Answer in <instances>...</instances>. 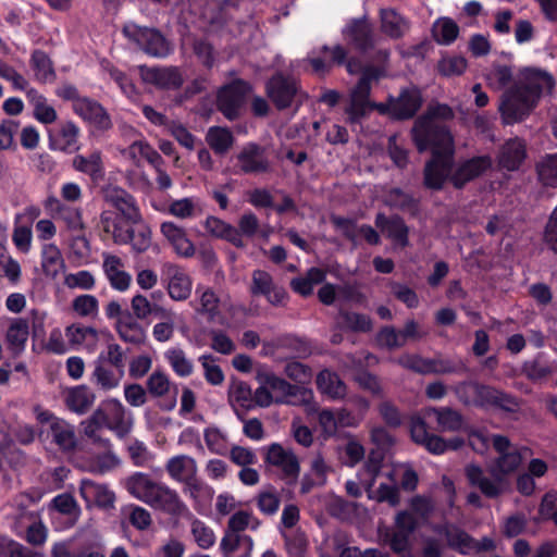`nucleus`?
Returning a JSON list of instances; mask_svg holds the SVG:
<instances>
[{"mask_svg": "<svg viewBox=\"0 0 557 557\" xmlns=\"http://www.w3.org/2000/svg\"><path fill=\"white\" fill-rule=\"evenodd\" d=\"M132 311L138 320H145L149 315L168 317V309L157 302H150L149 298L141 294H136L131 300Z\"/></svg>", "mask_w": 557, "mask_h": 557, "instance_id": "obj_43", "label": "nucleus"}, {"mask_svg": "<svg viewBox=\"0 0 557 557\" xmlns=\"http://www.w3.org/2000/svg\"><path fill=\"white\" fill-rule=\"evenodd\" d=\"M249 91V84L242 79L222 87L218 92V110L230 121L237 119Z\"/></svg>", "mask_w": 557, "mask_h": 557, "instance_id": "obj_14", "label": "nucleus"}, {"mask_svg": "<svg viewBox=\"0 0 557 557\" xmlns=\"http://www.w3.org/2000/svg\"><path fill=\"white\" fill-rule=\"evenodd\" d=\"M57 214L71 233H82L85 231L81 209L65 206Z\"/></svg>", "mask_w": 557, "mask_h": 557, "instance_id": "obj_64", "label": "nucleus"}, {"mask_svg": "<svg viewBox=\"0 0 557 557\" xmlns=\"http://www.w3.org/2000/svg\"><path fill=\"white\" fill-rule=\"evenodd\" d=\"M133 228L131 230L132 239L128 244L132 245L136 252L146 251L151 245V231L150 227L143 222L140 218L139 222H131Z\"/></svg>", "mask_w": 557, "mask_h": 557, "instance_id": "obj_58", "label": "nucleus"}, {"mask_svg": "<svg viewBox=\"0 0 557 557\" xmlns=\"http://www.w3.org/2000/svg\"><path fill=\"white\" fill-rule=\"evenodd\" d=\"M553 76L542 70L527 69L519 83L502 96L499 111L506 124L523 120L537 103L543 92H550Z\"/></svg>", "mask_w": 557, "mask_h": 557, "instance_id": "obj_1", "label": "nucleus"}, {"mask_svg": "<svg viewBox=\"0 0 557 557\" xmlns=\"http://www.w3.org/2000/svg\"><path fill=\"white\" fill-rule=\"evenodd\" d=\"M228 400L245 409L252 408L253 399L250 386L244 381L233 380L228 386Z\"/></svg>", "mask_w": 557, "mask_h": 557, "instance_id": "obj_57", "label": "nucleus"}, {"mask_svg": "<svg viewBox=\"0 0 557 557\" xmlns=\"http://www.w3.org/2000/svg\"><path fill=\"white\" fill-rule=\"evenodd\" d=\"M41 267L47 276L57 277L64 267L60 249L53 244H46L41 250Z\"/></svg>", "mask_w": 557, "mask_h": 557, "instance_id": "obj_49", "label": "nucleus"}, {"mask_svg": "<svg viewBox=\"0 0 557 557\" xmlns=\"http://www.w3.org/2000/svg\"><path fill=\"white\" fill-rule=\"evenodd\" d=\"M34 412L37 421L45 426L41 433L46 432L59 450L71 454L76 449L77 436L73 424L40 407H35Z\"/></svg>", "mask_w": 557, "mask_h": 557, "instance_id": "obj_7", "label": "nucleus"}, {"mask_svg": "<svg viewBox=\"0 0 557 557\" xmlns=\"http://www.w3.org/2000/svg\"><path fill=\"white\" fill-rule=\"evenodd\" d=\"M411 438L414 443L425 447L431 454L441 455L446 451L445 440L428 431L425 421L420 417L411 419Z\"/></svg>", "mask_w": 557, "mask_h": 557, "instance_id": "obj_24", "label": "nucleus"}, {"mask_svg": "<svg viewBox=\"0 0 557 557\" xmlns=\"http://www.w3.org/2000/svg\"><path fill=\"white\" fill-rule=\"evenodd\" d=\"M258 509L265 516H273L278 511L281 496L277 490L271 485H264L256 496Z\"/></svg>", "mask_w": 557, "mask_h": 557, "instance_id": "obj_52", "label": "nucleus"}, {"mask_svg": "<svg viewBox=\"0 0 557 557\" xmlns=\"http://www.w3.org/2000/svg\"><path fill=\"white\" fill-rule=\"evenodd\" d=\"M492 444L498 453V457L491 466L503 479L510 480V475L519 469L522 462L521 453L511 445L508 437L503 435H493Z\"/></svg>", "mask_w": 557, "mask_h": 557, "instance_id": "obj_17", "label": "nucleus"}, {"mask_svg": "<svg viewBox=\"0 0 557 557\" xmlns=\"http://www.w3.org/2000/svg\"><path fill=\"white\" fill-rule=\"evenodd\" d=\"M539 180L546 186L557 187V153L547 154L536 165Z\"/></svg>", "mask_w": 557, "mask_h": 557, "instance_id": "obj_59", "label": "nucleus"}, {"mask_svg": "<svg viewBox=\"0 0 557 557\" xmlns=\"http://www.w3.org/2000/svg\"><path fill=\"white\" fill-rule=\"evenodd\" d=\"M100 223L106 233L112 235L115 244L126 245L132 239L131 230L133 224L128 223L122 216H114L110 211H104L100 215Z\"/></svg>", "mask_w": 557, "mask_h": 557, "instance_id": "obj_35", "label": "nucleus"}, {"mask_svg": "<svg viewBox=\"0 0 557 557\" xmlns=\"http://www.w3.org/2000/svg\"><path fill=\"white\" fill-rule=\"evenodd\" d=\"M453 392L465 406L497 408L508 412H515L519 407L517 398L510 394L473 380L457 383Z\"/></svg>", "mask_w": 557, "mask_h": 557, "instance_id": "obj_4", "label": "nucleus"}, {"mask_svg": "<svg viewBox=\"0 0 557 557\" xmlns=\"http://www.w3.org/2000/svg\"><path fill=\"white\" fill-rule=\"evenodd\" d=\"M106 201L114 207L128 223L139 222L141 214L135 199L126 190L120 187H108L104 190Z\"/></svg>", "mask_w": 557, "mask_h": 557, "instance_id": "obj_21", "label": "nucleus"}, {"mask_svg": "<svg viewBox=\"0 0 557 557\" xmlns=\"http://www.w3.org/2000/svg\"><path fill=\"white\" fill-rule=\"evenodd\" d=\"M422 106V96L416 87L405 88L398 97H392V117L409 120Z\"/></svg>", "mask_w": 557, "mask_h": 557, "instance_id": "obj_22", "label": "nucleus"}, {"mask_svg": "<svg viewBox=\"0 0 557 557\" xmlns=\"http://www.w3.org/2000/svg\"><path fill=\"white\" fill-rule=\"evenodd\" d=\"M123 34L150 57L165 58L171 52L170 42L157 28L143 27L135 23H128L123 27Z\"/></svg>", "mask_w": 557, "mask_h": 557, "instance_id": "obj_10", "label": "nucleus"}, {"mask_svg": "<svg viewBox=\"0 0 557 557\" xmlns=\"http://www.w3.org/2000/svg\"><path fill=\"white\" fill-rule=\"evenodd\" d=\"M164 274L168 280V292L173 300L187 299L191 293V281L186 272L175 264H165Z\"/></svg>", "mask_w": 557, "mask_h": 557, "instance_id": "obj_25", "label": "nucleus"}, {"mask_svg": "<svg viewBox=\"0 0 557 557\" xmlns=\"http://www.w3.org/2000/svg\"><path fill=\"white\" fill-rule=\"evenodd\" d=\"M203 226L211 236L224 239L237 248L246 246L245 242L239 239L236 227L219 218L208 216Z\"/></svg>", "mask_w": 557, "mask_h": 557, "instance_id": "obj_38", "label": "nucleus"}, {"mask_svg": "<svg viewBox=\"0 0 557 557\" xmlns=\"http://www.w3.org/2000/svg\"><path fill=\"white\" fill-rule=\"evenodd\" d=\"M160 230L176 255L183 258H190L195 255L196 247L184 227L174 222H163Z\"/></svg>", "mask_w": 557, "mask_h": 557, "instance_id": "obj_23", "label": "nucleus"}, {"mask_svg": "<svg viewBox=\"0 0 557 557\" xmlns=\"http://www.w3.org/2000/svg\"><path fill=\"white\" fill-rule=\"evenodd\" d=\"M65 335L73 345H85L94 347L98 341V332L91 326L72 324L66 327Z\"/></svg>", "mask_w": 557, "mask_h": 557, "instance_id": "obj_53", "label": "nucleus"}, {"mask_svg": "<svg viewBox=\"0 0 557 557\" xmlns=\"http://www.w3.org/2000/svg\"><path fill=\"white\" fill-rule=\"evenodd\" d=\"M259 381L260 383L268 385L270 389L275 393V403L277 404H306L313 398L311 389L290 384L286 380L273 373H264L260 375Z\"/></svg>", "mask_w": 557, "mask_h": 557, "instance_id": "obj_11", "label": "nucleus"}, {"mask_svg": "<svg viewBox=\"0 0 557 557\" xmlns=\"http://www.w3.org/2000/svg\"><path fill=\"white\" fill-rule=\"evenodd\" d=\"M168 475L175 482L182 483L196 476L198 472L197 461L188 455H176L169 458L164 465Z\"/></svg>", "mask_w": 557, "mask_h": 557, "instance_id": "obj_30", "label": "nucleus"}, {"mask_svg": "<svg viewBox=\"0 0 557 557\" xmlns=\"http://www.w3.org/2000/svg\"><path fill=\"white\" fill-rule=\"evenodd\" d=\"M209 147L218 154H225L234 145V136L226 127L211 126L206 135Z\"/></svg>", "mask_w": 557, "mask_h": 557, "instance_id": "obj_45", "label": "nucleus"}, {"mask_svg": "<svg viewBox=\"0 0 557 557\" xmlns=\"http://www.w3.org/2000/svg\"><path fill=\"white\" fill-rule=\"evenodd\" d=\"M95 399L96 395L88 386L78 385L66 392L64 400L71 411L83 414L89 410Z\"/></svg>", "mask_w": 557, "mask_h": 557, "instance_id": "obj_40", "label": "nucleus"}, {"mask_svg": "<svg viewBox=\"0 0 557 557\" xmlns=\"http://www.w3.org/2000/svg\"><path fill=\"white\" fill-rule=\"evenodd\" d=\"M347 40L358 50L367 51L373 47V33L366 20H354L344 29Z\"/></svg>", "mask_w": 557, "mask_h": 557, "instance_id": "obj_33", "label": "nucleus"}, {"mask_svg": "<svg viewBox=\"0 0 557 557\" xmlns=\"http://www.w3.org/2000/svg\"><path fill=\"white\" fill-rule=\"evenodd\" d=\"M380 17L382 32L392 38H400L409 30V22L393 9H382Z\"/></svg>", "mask_w": 557, "mask_h": 557, "instance_id": "obj_42", "label": "nucleus"}, {"mask_svg": "<svg viewBox=\"0 0 557 557\" xmlns=\"http://www.w3.org/2000/svg\"><path fill=\"white\" fill-rule=\"evenodd\" d=\"M265 463L280 470V478L285 484L294 485L300 474V462L290 449H285L281 444L273 443L267 447Z\"/></svg>", "mask_w": 557, "mask_h": 557, "instance_id": "obj_12", "label": "nucleus"}, {"mask_svg": "<svg viewBox=\"0 0 557 557\" xmlns=\"http://www.w3.org/2000/svg\"><path fill=\"white\" fill-rule=\"evenodd\" d=\"M116 331L121 339L126 343L138 345L145 341L144 329L128 313H126V318L116 321Z\"/></svg>", "mask_w": 557, "mask_h": 557, "instance_id": "obj_50", "label": "nucleus"}, {"mask_svg": "<svg viewBox=\"0 0 557 557\" xmlns=\"http://www.w3.org/2000/svg\"><path fill=\"white\" fill-rule=\"evenodd\" d=\"M104 449L106 450L103 453L96 454L89 459L87 469L90 472L96 474H104L120 466L121 460L112 450V445Z\"/></svg>", "mask_w": 557, "mask_h": 557, "instance_id": "obj_51", "label": "nucleus"}, {"mask_svg": "<svg viewBox=\"0 0 557 557\" xmlns=\"http://www.w3.org/2000/svg\"><path fill=\"white\" fill-rule=\"evenodd\" d=\"M102 268L112 288L119 292H125L128 289L132 276L124 271V263L120 257L103 253Z\"/></svg>", "mask_w": 557, "mask_h": 557, "instance_id": "obj_29", "label": "nucleus"}, {"mask_svg": "<svg viewBox=\"0 0 557 557\" xmlns=\"http://www.w3.org/2000/svg\"><path fill=\"white\" fill-rule=\"evenodd\" d=\"M240 546L251 550L253 546L251 537L230 531L226 532L220 544L224 557H232V554L235 553Z\"/></svg>", "mask_w": 557, "mask_h": 557, "instance_id": "obj_62", "label": "nucleus"}, {"mask_svg": "<svg viewBox=\"0 0 557 557\" xmlns=\"http://www.w3.org/2000/svg\"><path fill=\"white\" fill-rule=\"evenodd\" d=\"M124 487L133 497L154 510L173 517L189 513L188 507L174 488L163 482L154 481L148 473L134 472L125 479Z\"/></svg>", "mask_w": 557, "mask_h": 557, "instance_id": "obj_2", "label": "nucleus"}, {"mask_svg": "<svg viewBox=\"0 0 557 557\" xmlns=\"http://www.w3.org/2000/svg\"><path fill=\"white\" fill-rule=\"evenodd\" d=\"M433 37L441 45H450L459 35V26L449 17H441L433 24Z\"/></svg>", "mask_w": 557, "mask_h": 557, "instance_id": "obj_55", "label": "nucleus"}, {"mask_svg": "<svg viewBox=\"0 0 557 557\" xmlns=\"http://www.w3.org/2000/svg\"><path fill=\"white\" fill-rule=\"evenodd\" d=\"M73 110L77 115L92 124L99 131H108L112 127L109 113L96 100L84 97L73 104Z\"/></svg>", "mask_w": 557, "mask_h": 557, "instance_id": "obj_19", "label": "nucleus"}, {"mask_svg": "<svg viewBox=\"0 0 557 557\" xmlns=\"http://www.w3.org/2000/svg\"><path fill=\"white\" fill-rule=\"evenodd\" d=\"M375 225L386 232L387 236L401 247L408 246L409 228L399 215L387 218L383 213H377L375 216Z\"/></svg>", "mask_w": 557, "mask_h": 557, "instance_id": "obj_36", "label": "nucleus"}, {"mask_svg": "<svg viewBox=\"0 0 557 557\" xmlns=\"http://www.w3.org/2000/svg\"><path fill=\"white\" fill-rule=\"evenodd\" d=\"M164 358L178 376L186 377L191 375L194 364L183 349L177 347L170 348L164 352Z\"/></svg>", "mask_w": 557, "mask_h": 557, "instance_id": "obj_56", "label": "nucleus"}, {"mask_svg": "<svg viewBox=\"0 0 557 557\" xmlns=\"http://www.w3.org/2000/svg\"><path fill=\"white\" fill-rule=\"evenodd\" d=\"M249 293L252 297H264L267 301L275 307L286 306L288 294L284 287L277 285L273 276L263 270H253Z\"/></svg>", "mask_w": 557, "mask_h": 557, "instance_id": "obj_16", "label": "nucleus"}, {"mask_svg": "<svg viewBox=\"0 0 557 557\" xmlns=\"http://www.w3.org/2000/svg\"><path fill=\"white\" fill-rule=\"evenodd\" d=\"M72 308L82 318H96L99 302L95 296L85 294L73 299Z\"/></svg>", "mask_w": 557, "mask_h": 557, "instance_id": "obj_63", "label": "nucleus"}, {"mask_svg": "<svg viewBox=\"0 0 557 557\" xmlns=\"http://www.w3.org/2000/svg\"><path fill=\"white\" fill-rule=\"evenodd\" d=\"M429 374H461L468 371L466 363L459 359L451 358H430Z\"/></svg>", "mask_w": 557, "mask_h": 557, "instance_id": "obj_54", "label": "nucleus"}, {"mask_svg": "<svg viewBox=\"0 0 557 557\" xmlns=\"http://www.w3.org/2000/svg\"><path fill=\"white\" fill-rule=\"evenodd\" d=\"M267 95L278 110L293 107L302 97L297 81L281 73L273 75L267 83Z\"/></svg>", "mask_w": 557, "mask_h": 557, "instance_id": "obj_13", "label": "nucleus"}, {"mask_svg": "<svg viewBox=\"0 0 557 557\" xmlns=\"http://www.w3.org/2000/svg\"><path fill=\"white\" fill-rule=\"evenodd\" d=\"M97 411L101 412V420L104 428L114 432L117 437L126 436L133 428V417L123 404L116 399L111 398L103 401Z\"/></svg>", "mask_w": 557, "mask_h": 557, "instance_id": "obj_15", "label": "nucleus"}, {"mask_svg": "<svg viewBox=\"0 0 557 557\" xmlns=\"http://www.w3.org/2000/svg\"><path fill=\"white\" fill-rule=\"evenodd\" d=\"M261 230L260 220L253 212L247 211L239 216L236 227L239 239L253 238L261 233Z\"/></svg>", "mask_w": 557, "mask_h": 557, "instance_id": "obj_61", "label": "nucleus"}, {"mask_svg": "<svg viewBox=\"0 0 557 557\" xmlns=\"http://www.w3.org/2000/svg\"><path fill=\"white\" fill-rule=\"evenodd\" d=\"M338 318L339 327L351 332L368 333L373 327L371 318L363 313L341 309Z\"/></svg>", "mask_w": 557, "mask_h": 557, "instance_id": "obj_44", "label": "nucleus"}, {"mask_svg": "<svg viewBox=\"0 0 557 557\" xmlns=\"http://www.w3.org/2000/svg\"><path fill=\"white\" fill-rule=\"evenodd\" d=\"M72 166L94 181H98L104 175L102 153L99 150H95L88 156L76 154L72 160Z\"/></svg>", "mask_w": 557, "mask_h": 557, "instance_id": "obj_37", "label": "nucleus"}, {"mask_svg": "<svg viewBox=\"0 0 557 557\" xmlns=\"http://www.w3.org/2000/svg\"><path fill=\"white\" fill-rule=\"evenodd\" d=\"M377 78L375 69H367L358 84L351 89L344 109L349 124L360 123L373 110L374 102L370 101L371 83Z\"/></svg>", "mask_w": 557, "mask_h": 557, "instance_id": "obj_9", "label": "nucleus"}, {"mask_svg": "<svg viewBox=\"0 0 557 557\" xmlns=\"http://www.w3.org/2000/svg\"><path fill=\"white\" fill-rule=\"evenodd\" d=\"M125 375V354L119 344L111 343L94 361L91 383L100 391L117 388Z\"/></svg>", "mask_w": 557, "mask_h": 557, "instance_id": "obj_5", "label": "nucleus"}, {"mask_svg": "<svg viewBox=\"0 0 557 557\" xmlns=\"http://www.w3.org/2000/svg\"><path fill=\"white\" fill-rule=\"evenodd\" d=\"M525 158L524 144L515 138L508 140L500 149L498 163L502 168L513 171L517 170Z\"/></svg>", "mask_w": 557, "mask_h": 557, "instance_id": "obj_41", "label": "nucleus"}, {"mask_svg": "<svg viewBox=\"0 0 557 557\" xmlns=\"http://www.w3.org/2000/svg\"><path fill=\"white\" fill-rule=\"evenodd\" d=\"M79 128L71 121L60 125L58 133L50 136V148L62 152L72 153L79 149L78 146Z\"/></svg>", "mask_w": 557, "mask_h": 557, "instance_id": "obj_34", "label": "nucleus"}, {"mask_svg": "<svg viewBox=\"0 0 557 557\" xmlns=\"http://www.w3.org/2000/svg\"><path fill=\"white\" fill-rule=\"evenodd\" d=\"M434 531L444 535L450 548L461 554H469L476 548L472 537L455 524L445 523L434 528Z\"/></svg>", "mask_w": 557, "mask_h": 557, "instance_id": "obj_31", "label": "nucleus"}, {"mask_svg": "<svg viewBox=\"0 0 557 557\" xmlns=\"http://www.w3.org/2000/svg\"><path fill=\"white\" fill-rule=\"evenodd\" d=\"M492 165V159L488 156L474 157L460 163L451 172L450 183L455 188H462L470 181L479 177Z\"/></svg>", "mask_w": 557, "mask_h": 557, "instance_id": "obj_20", "label": "nucleus"}, {"mask_svg": "<svg viewBox=\"0 0 557 557\" xmlns=\"http://www.w3.org/2000/svg\"><path fill=\"white\" fill-rule=\"evenodd\" d=\"M317 386L322 394L331 399H342L347 394V386L337 373L324 369L317 375Z\"/></svg>", "mask_w": 557, "mask_h": 557, "instance_id": "obj_39", "label": "nucleus"}, {"mask_svg": "<svg viewBox=\"0 0 557 557\" xmlns=\"http://www.w3.org/2000/svg\"><path fill=\"white\" fill-rule=\"evenodd\" d=\"M424 416L435 420L438 432H457L463 425L462 414L450 407H431L425 409Z\"/></svg>", "mask_w": 557, "mask_h": 557, "instance_id": "obj_27", "label": "nucleus"}, {"mask_svg": "<svg viewBox=\"0 0 557 557\" xmlns=\"http://www.w3.org/2000/svg\"><path fill=\"white\" fill-rule=\"evenodd\" d=\"M465 475L469 486L488 499H497L511 491V480L503 479L492 466L484 469L469 463L465 467Z\"/></svg>", "mask_w": 557, "mask_h": 557, "instance_id": "obj_6", "label": "nucleus"}, {"mask_svg": "<svg viewBox=\"0 0 557 557\" xmlns=\"http://www.w3.org/2000/svg\"><path fill=\"white\" fill-rule=\"evenodd\" d=\"M84 434L90 438L94 443L100 444L103 448H109L111 446V442L109 438H102L99 435V430L104 426L101 420V412L97 411V409L92 412V414L85 420L83 423Z\"/></svg>", "mask_w": 557, "mask_h": 557, "instance_id": "obj_60", "label": "nucleus"}, {"mask_svg": "<svg viewBox=\"0 0 557 557\" xmlns=\"http://www.w3.org/2000/svg\"><path fill=\"white\" fill-rule=\"evenodd\" d=\"M454 117V112L447 104L437 103L430 106L426 112L421 115L412 128L413 140L419 151L429 149L430 145H445L450 147L454 144L453 136L448 128L440 122Z\"/></svg>", "mask_w": 557, "mask_h": 557, "instance_id": "obj_3", "label": "nucleus"}, {"mask_svg": "<svg viewBox=\"0 0 557 557\" xmlns=\"http://www.w3.org/2000/svg\"><path fill=\"white\" fill-rule=\"evenodd\" d=\"M432 158L425 163L423 170V185L428 189L441 190L447 180L450 181L454 161V144L450 147L445 145H430Z\"/></svg>", "mask_w": 557, "mask_h": 557, "instance_id": "obj_8", "label": "nucleus"}, {"mask_svg": "<svg viewBox=\"0 0 557 557\" xmlns=\"http://www.w3.org/2000/svg\"><path fill=\"white\" fill-rule=\"evenodd\" d=\"M27 98L34 107L35 117L44 123L51 124L55 122L58 115L53 107L48 104L47 99L39 94L36 89L29 88L27 90Z\"/></svg>", "mask_w": 557, "mask_h": 557, "instance_id": "obj_47", "label": "nucleus"}, {"mask_svg": "<svg viewBox=\"0 0 557 557\" xmlns=\"http://www.w3.org/2000/svg\"><path fill=\"white\" fill-rule=\"evenodd\" d=\"M325 276L326 274L322 269L311 268L305 276L292 278L290 287L295 293L306 297L312 294L313 286L322 283Z\"/></svg>", "mask_w": 557, "mask_h": 557, "instance_id": "obj_46", "label": "nucleus"}, {"mask_svg": "<svg viewBox=\"0 0 557 557\" xmlns=\"http://www.w3.org/2000/svg\"><path fill=\"white\" fill-rule=\"evenodd\" d=\"M29 336V324L26 319L13 318L10 319L5 332V342L8 349L13 355H20L24 351Z\"/></svg>", "mask_w": 557, "mask_h": 557, "instance_id": "obj_32", "label": "nucleus"}, {"mask_svg": "<svg viewBox=\"0 0 557 557\" xmlns=\"http://www.w3.org/2000/svg\"><path fill=\"white\" fill-rule=\"evenodd\" d=\"M79 492L88 505H96L100 508H112L115 495L104 484L91 480H82Z\"/></svg>", "mask_w": 557, "mask_h": 557, "instance_id": "obj_28", "label": "nucleus"}, {"mask_svg": "<svg viewBox=\"0 0 557 557\" xmlns=\"http://www.w3.org/2000/svg\"><path fill=\"white\" fill-rule=\"evenodd\" d=\"M237 160L240 171L245 174L264 173L270 169L263 150L255 144L246 146L237 156Z\"/></svg>", "mask_w": 557, "mask_h": 557, "instance_id": "obj_26", "label": "nucleus"}, {"mask_svg": "<svg viewBox=\"0 0 557 557\" xmlns=\"http://www.w3.org/2000/svg\"><path fill=\"white\" fill-rule=\"evenodd\" d=\"M30 66L35 77L40 83H51L55 78L52 61L42 50H35L32 53Z\"/></svg>", "mask_w": 557, "mask_h": 557, "instance_id": "obj_48", "label": "nucleus"}, {"mask_svg": "<svg viewBox=\"0 0 557 557\" xmlns=\"http://www.w3.org/2000/svg\"><path fill=\"white\" fill-rule=\"evenodd\" d=\"M144 83L156 86L160 89H177L183 85V77L177 67H138Z\"/></svg>", "mask_w": 557, "mask_h": 557, "instance_id": "obj_18", "label": "nucleus"}]
</instances>
